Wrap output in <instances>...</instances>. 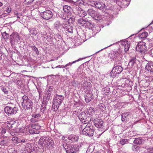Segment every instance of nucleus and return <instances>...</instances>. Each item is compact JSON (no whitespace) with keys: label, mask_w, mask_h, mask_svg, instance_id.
<instances>
[{"label":"nucleus","mask_w":153,"mask_h":153,"mask_svg":"<svg viewBox=\"0 0 153 153\" xmlns=\"http://www.w3.org/2000/svg\"><path fill=\"white\" fill-rule=\"evenodd\" d=\"M79 61V59H78V60H76L75 61H74L72 62H69L65 66L63 67L62 68H64L65 67H66L67 66H71L72 65L73 63H74L75 62H76L77 61Z\"/></svg>","instance_id":"de8ad7c7"},{"label":"nucleus","mask_w":153,"mask_h":153,"mask_svg":"<svg viewBox=\"0 0 153 153\" xmlns=\"http://www.w3.org/2000/svg\"><path fill=\"white\" fill-rule=\"evenodd\" d=\"M17 81L18 85L19 86H20L21 85V80H18Z\"/></svg>","instance_id":"bf43d9fd"},{"label":"nucleus","mask_w":153,"mask_h":153,"mask_svg":"<svg viewBox=\"0 0 153 153\" xmlns=\"http://www.w3.org/2000/svg\"><path fill=\"white\" fill-rule=\"evenodd\" d=\"M123 45H124L125 51L127 52L128 50L130 47V42L128 41H126L124 42Z\"/></svg>","instance_id":"a878e982"},{"label":"nucleus","mask_w":153,"mask_h":153,"mask_svg":"<svg viewBox=\"0 0 153 153\" xmlns=\"http://www.w3.org/2000/svg\"><path fill=\"white\" fill-rule=\"evenodd\" d=\"M144 153H153V147H150L146 149V152Z\"/></svg>","instance_id":"ea45409f"},{"label":"nucleus","mask_w":153,"mask_h":153,"mask_svg":"<svg viewBox=\"0 0 153 153\" xmlns=\"http://www.w3.org/2000/svg\"><path fill=\"white\" fill-rule=\"evenodd\" d=\"M68 138L69 140H71L72 142H75L78 141L79 136L77 135L71 134L68 136Z\"/></svg>","instance_id":"dca6fc26"},{"label":"nucleus","mask_w":153,"mask_h":153,"mask_svg":"<svg viewBox=\"0 0 153 153\" xmlns=\"http://www.w3.org/2000/svg\"><path fill=\"white\" fill-rule=\"evenodd\" d=\"M128 141V140L127 139H122L120 141V144L122 145H123L126 144Z\"/></svg>","instance_id":"4c0bfd02"},{"label":"nucleus","mask_w":153,"mask_h":153,"mask_svg":"<svg viewBox=\"0 0 153 153\" xmlns=\"http://www.w3.org/2000/svg\"><path fill=\"white\" fill-rule=\"evenodd\" d=\"M94 123L96 127L100 128L102 126L103 121L101 119H96L94 120Z\"/></svg>","instance_id":"4468645a"},{"label":"nucleus","mask_w":153,"mask_h":153,"mask_svg":"<svg viewBox=\"0 0 153 153\" xmlns=\"http://www.w3.org/2000/svg\"><path fill=\"white\" fill-rule=\"evenodd\" d=\"M148 35V33L144 31L141 34H139V37L140 38H144L147 37Z\"/></svg>","instance_id":"f704fd0d"},{"label":"nucleus","mask_w":153,"mask_h":153,"mask_svg":"<svg viewBox=\"0 0 153 153\" xmlns=\"http://www.w3.org/2000/svg\"><path fill=\"white\" fill-rule=\"evenodd\" d=\"M34 0H25V1L27 3H30L32 2Z\"/></svg>","instance_id":"4d7b16f0"},{"label":"nucleus","mask_w":153,"mask_h":153,"mask_svg":"<svg viewBox=\"0 0 153 153\" xmlns=\"http://www.w3.org/2000/svg\"><path fill=\"white\" fill-rule=\"evenodd\" d=\"M88 14L93 18H94L96 20L98 19V16L99 14L97 12L94 10L93 9H90L87 11Z\"/></svg>","instance_id":"9b49d317"},{"label":"nucleus","mask_w":153,"mask_h":153,"mask_svg":"<svg viewBox=\"0 0 153 153\" xmlns=\"http://www.w3.org/2000/svg\"><path fill=\"white\" fill-rule=\"evenodd\" d=\"M41 115L39 114H33L32 115V117L34 118H38Z\"/></svg>","instance_id":"09e8293b"},{"label":"nucleus","mask_w":153,"mask_h":153,"mask_svg":"<svg viewBox=\"0 0 153 153\" xmlns=\"http://www.w3.org/2000/svg\"><path fill=\"white\" fill-rule=\"evenodd\" d=\"M17 39L20 40V37L19 36L18 33L14 31L13 33L12 34L10 35V43L12 44L14 40H17Z\"/></svg>","instance_id":"9d476101"},{"label":"nucleus","mask_w":153,"mask_h":153,"mask_svg":"<svg viewBox=\"0 0 153 153\" xmlns=\"http://www.w3.org/2000/svg\"><path fill=\"white\" fill-rule=\"evenodd\" d=\"M10 134L13 136L14 134V133L13 132H12L10 133Z\"/></svg>","instance_id":"69168bd1"},{"label":"nucleus","mask_w":153,"mask_h":153,"mask_svg":"<svg viewBox=\"0 0 153 153\" xmlns=\"http://www.w3.org/2000/svg\"><path fill=\"white\" fill-rule=\"evenodd\" d=\"M53 90L52 88H51V87H50L48 89V91H52Z\"/></svg>","instance_id":"e2e57ef3"},{"label":"nucleus","mask_w":153,"mask_h":153,"mask_svg":"<svg viewBox=\"0 0 153 153\" xmlns=\"http://www.w3.org/2000/svg\"><path fill=\"white\" fill-rule=\"evenodd\" d=\"M91 96H85V100L86 102H88L90 101L92 99Z\"/></svg>","instance_id":"a18cd8bd"},{"label":"nucleus","mask_w":153,"mask_h":153,"mask_svg":"<svg viewBox=\"0 0 153 153\" xmlns=\"http://www.w3.org/2000/svg\"><path fill=\"white\" fill-rule=\"evenodd\" d=\"M68 136H64L63 137H62V138H63L64 137V138H68Z\"/></svg>","instance_id":"338daca9"},{"label":"nucleus","mask_w":153,"mask_h":153,"mask_svg":"<svg viewBox=\"0 0 153 153\" xmlns=\"http://www.w3.org/2000/svg\"><path fill=\"white\" fill-rule=\"evenodd\" d=\"M29 150L28 151V153H37V152L33 149H32L30 145L29 146Z\"/></svg>","instance_id":"c03bdc74"},{"label":"nucleus","mask_w":153,"mask_h":153,"mask_svg":"<svg viewBox=\"0 0 153 153\" xmlns=\"http://www.w3.org/2000/svg\"><path fill=\"white\" fill-rule=\"evenodd\" d=\"M28 131L31 134H34L35 133H37V131L36 130H34L30 127L29 128Z\"/></svg>","instance_id":"79ce46f5"},{"label":"nucleus","mask_w":153,"mask_h":153,"mask_svg":"<svg viewBox=\"0 0 153 153\" xmlns=\"http://www.w3.org/2000/svg\"><path fill=\"white\" fill-rule=\"evenodd\" d=\"M73 28L72 26H71L70 25H68L67 27L66 28L65 30L67 31L70 33H73Z\"/></svg>","instance_id":"58836bf2"},{"label":"nucleus","mask_w":153,"mask_h":153,"mask_svg":"<svg viewBox=\"0 0 153 153\" xmlns=\"http://www.w3.org/2000/svg\"><path fill=\"white\" fill-rule=\"evenodd\" d=\"M85 122H84L83 123L85 124H87L89 123L90 121H91V117H86V118H85Z\"/></svg>","instance_id":"a19ab883"},{"label":"nucleus","mask_w":153,"mask_h":153,"mask_svg":"<svg viewBox=\"0 0 153 153\" xmlns=\"http://www.w3.org/2000/svg\"><path fill=\"white\" fill-rule=\"evenodd\" d=\"M25 142V139H22L21 140H19V141L18 143H19L20 142H22V143H24Z\"/></svg>","instance_id":"680f3d73"},{"label":"nucleus","mask_w":153,"mask_h":153,"mask_svg":"<svg viewBox=\"0 0 153 153\" xmlns=\"http://www.w3.org/2000/svg\"><path fill=\"white\" fill-rule=\"evenodd\" d=\"M8 141V138L7 137H3L2 138H0V144L1 145H4L6 144Z\"/></svg>","instance_id":"393cba45"},{"label":"nucleus","mask_w":153,"mask_h":153,"mask_svg":"<svg viewBox=\"0 0 153 153\" xmlns=\"http://www.w3.org/2000/svg\"><path fill=\"white\" fill-rule=\"evenodd\" d=\"M123 71L122 68L119 65H117L114 67L112 71L114 72L115 74H120Z\"/></svg>","instance_id":"6ab92c4d"},{"label":"nucleus","mask_w":153,"mask_h":153,"mask_svg":"<svg viewBox=\"0 0 153 153\" xmlns=\"http://www.w3.org/2000/svg\"><path fill=\"white\" fill-rule=\"evenodd\" d=\"M57 102L56 101L53 102V105H52V110L54 111H56L58 108H57Z\"/></svg>","instance_id":"e433bc0d"},{"label":"nucleus","mask_w":153,"mask_h":153,"mask_svg":"<svg viewBox=\"0 0 153 153\" xmlns=\"http://www.w3.org/2000/svg\"><path fill=\"white\" fill-rule=\"evenodd\" d=\"M47 106L45 103H42L40 109L41 112L43 113H45V110L47 108Z\"/></svg>","instance_id":"bb28decb"},{"label":"nucleus","mask_w":153,"mask_h":153,"mask_svg":"<svg viewBox=\"0 0 153 153\" xmlns=\"http://www.w3.org/2000/svg\"><path fill=\"white\" fill-rule=\"evenodd\" d=\"M2 56V54L1 53H0V59L1 58V56Z\"/></svg>","instance_id":"774afa93"},{"label":"nucleus","mask_w":153,"mask_h":153,"mask_svg":"<svg viewBox=\"0 0 153 153\" xmlns=\"http://www.w3.org/2000/svg\"><path fill=\"white\" fill-rule=\"evenodd\" d=\"M144 143V140L141 137L136 138L133 141V143L137 145H142Z\"/></svg>","instance_id":"a211bd4d"},{"label":"nucleus","mask_w":153,"mask_h":153,"mask_svg":"<svg viewBox=\"0 0 153 153\" xmlns=\"http://www.w3.org/2000/svg\"><path fill=\"white\" fill-rule=\"evenodd\" d=\"M50 98V96H44L43 98L42 103H45L47 105L48 102L49 101Z\"/></svg>","instance_id":"473e14b6"},{"label":"nucleus","mask_w":153,"mask_h":153,"mask_svg":"<svg viewBox=\"0 0 153 153\" xmlns=\"http://www.w3.org/2000/svg\"><path fill=\"white\" fill-rule=\"evenodd\" d=\"M146 43L143 41L138 42L136 47V50L141 53H144L146 51Z\"/></svg>","instance_id":"0eeeda50"},{"label":"nucleus","mask_w":153,"mask_h":153,"mask_svg":"<svg viewBox=\"0 0 153 153\" xmlns=\"http://www.w3.org/2000/svg\"><path fill=\"white\" fill-rule=\"evenodd\" d=\"M133 82L130 79L123 78L120 79L117 85V86L120 88H126L127 91L131 90L132 89V86Z\"/></svg>","instance_id":"f257e3e1"},{"label":"nucleus","mask_w":153,"mask_h":153,"mask_svg":"<svg viewBox=\"0 0 153 153\" xmlns=\"http://www.w3.org/2000/svg\"><path fill=\"white\" fill-rule=\"evenodd\" d=\"M136 59L134 58H132L130 60L128 64V65L129 66H130L131 67H132L134 65V64L136 63Z\"/></svg>","instance_id":"7c9ffc66"},{"label":"nucleus","mask_w":153,"mask_h":153,"mask_svg":"<svg viewBox=\"0 0 153 153\" xmlns=\"http://www.w3.org/2000/svg\"><path fill=\"white\" fill-rule=\"evenodd\" d=\"M129 115L128 112L122 113L121 115V120L122 121L124 122L127 120V118Z\"/></svg>","instance_id":"5701e85b"},{"label":"nucleus","mask_w":153,"mask_h":153,"mask_svg":"<svg viewBox=\"0 0 153 153\" xmlns=\"http://www.w3.org/2000/svg\"><path fill=\"white\" fill-rule=\"evenodd\" d=\"M2 34L4 39H8L9 35L6 32L3 33Z\"/></svg>","instance_id":"37998d69"},{"label":"nucleus","mask_w":153,"mask_h":153,"mask_svg":"<svg viewBox=\"0 0 153 153\" xmlns=\"http://www.w3.org/2000/svg\"><path fill=\"white\" fill-rule=\"evenodd\" d=\"M149 85V83L146 81H145L144 85L140 88V91L141 93L143 94L146 93L147 91L146 90L143 91V90L145 87H147Z\"/></svg>","instance_id":"b1692460"},{"label":"nucleus","mask_w":153,"mask_h":153,"mask_svg":"<svg viewBox=\"0 0 153 153\" xmlns=\"http://www.w3.org/2000/svg\"><path fill=\"white\" fill-rule=\"evenodd\" d=\"M30 128L34 129L36 130L37 131V130L39 128V126L38 125L36 124L35 123H32L31 124Z\"/></svg>","instance_id":"c9c22d12"},{"label":"nucleus","mask_w":153,"mask_h":153,"mask_svg":"<svg viewBox=\"0 0 153 153\" xmlns=\"http://www.w3.org/2000/svg\"><path fill=\"white\" fill-rule=\"evenodd\" d=\"M12 140L13 141H15L16 142H18V138L17 137H14L12 138Z\"/></svg>","instance_id":"8fccbe9b"},{"label":"nucleus","mask_w":153,"mask_h":153,"mask_svg":"<svg viewBox=\"0 0 153 153\" xmlns=\"http://www.w3.org/2000/svg\"><path fill=\"white\" fill-rule=\"evenodd\" d=\"M2 91H3L4 92V93L5 94H7L8 93V90H7L6 88H4L3 89H2Z\"/></svg>","instance_id":"5fc2aeb1"},{"label":"nucleus","mask_w":153,"mask_h":153,"mask_svg":"<svg viewBox=\"0 0 153 153\" xmlns=\"http://www.w3.org/2000/svg\"><path fill=\"white\" fill-rule=\"evenodd\" d=\"M71 8L68 5H65L63 7V10L64 11L65 13L69 12L71 10Z\"/></svg>","instance_id":"2f4dec72"},{"label":"nucleus","mask_w":153,"mask_h":153,"mask_svg":"<svg viewBox=\"0 0 153 153\" xmlns=\"http://www.w3.org/2000/svg\"><path fill=\"white\" fill-rule=\"evenodd\" d=\"M4 110L5 112L8 116H10L15 114L18 111V109L17 108L15 107V105L9 104L8 106L4 108Z\"/></svg>","instance_id":"20e7f679"},{"label":"nucleus","mask_w":153,"mask_h":153,"mask_svg":"<svg viewBox=\"0 0 153 153\" xmlns=\"http://www.w3.org/2000/svg\"><path fill=\"white\" fill-rule=\"evenodd\" d=\"M116 3L119 6L123 7L127 6L128 2L126 0H116Z\"/></svg>","instance_id":"2eb2a0df"},{"label":"nucleus","mask_w":153,"mask_h":153,"mask_svg":"<svg viewBox=\"0 0 153 153\" xmlns=\"http://www.w3.org/2000/svg\"><path fill=\"white\" fill-rule=\"evenodd\" d=\"M13 123L12 121L9 122L7 123V127L10 128H13Z\"/></svg>","instance_id":"49530a36"},{"label":"nucleus","mask_w":153,"mask_h":153,"mask_svg":"<svg viewBox=\"0 0 153 153\" xmlns=\"http://www.w3.org/2000/svg\"><path fill=\"white\" fill-rule=\"evenodd\" d=\"M79 1H80V0H76L75 1H73L71 0H66L65 1H66L68 2L72 3L73 2H74V3H75L76 2H78Z\"/></svg>","instance_id":"603ef678"},{"label":"nucleus","mask_w":153,"mask_h":153,"mask_svg":"<svg viewBox=\"0 0 153 153\" xmlns=\"http://www.w3.org/2000/svg\"><path fill=\"white\" fill-rule=\"evenodd\" d=\"M64 147L67 153H75L76 151V149L72 144H66Z\"/></svg>","instance_id":"6e6552de"},{"label":"nucleus","mask_w":153,"mask_h":153,"mask_svg":"<svg viewBox=\"0 0 153 153\" xmlns=\"http://www.w3.org/2000/svg\"><path fill=\"white\" fill-rule=\"evenodd\" d=\"M90 5L100 10H103L105 7V4L99 1H92L90 2Z\"/></svg>","instance_id":"423d86ee"},{"label":"nucleus","mask_w":153,"mask_h":153,"mask_svg":"<svg viewBox=\"0 0 153 153\" xmlns=\"http://www.w3.org/2000/svg\"><path fill=\"white\" fill-rule=\"evenodd\" d=\"M140 147L137 146L133 145L132 146V149L134 152H139Z\"/></svg>","instance_id":"72a5a7b5"},{"label":"nucleus","mask_w":153,"mask_h":153,"mask_svg":"<svg viewBox=\"0 0 153 153\" xmlns=\"http://www.w3.org/2000/svg\"><path fill=\"white\" fill-rule=\"evenodd\" d=\"M76 12L78 16L80 17H84L87 15V13L82 9L79 7L76 8Z\"/></svg>","instance_id":"f8f14e48"},{"label":"nucleus","mask_w":153,"mask_h":153,"mask_svg":"<svg viewBox=\"0 0 153 153\" xmlns=\"http://www.w3.org/2000/svg\"><path fill=\"white\" fill-rule=\"evenodd\" d=\"M63 96H56L53 99V102L56 101L57 102V108H58L63 100Z\"/></svg>","instance_id":"f3484780"},{"label":"nucleus","mask_w":153,"mask_h":153,"mask_svg":"<svg viewBox=\"0 0 153 153\" xmlns=\"http://www.w3.org/2000/svg\"><path fill=\"white\" fill-rule=\"evenodd\" d=\"M5 133V131L4 129L1 128V134H4Z\"/></svg>","instance_id":"052dcab7"},{"label":"nucleus","mask_w":153,"mask_h":153,"mask_svg":"<svg viewBox=\"0 0 153 153\" xmlns=\"http://www.w3.org/2000/svg\"><path fill=\"white\" fill-rule=\"evenodd\" d=\"M41 16L44 19L48 20L53 16V13L50 10H46L41 14Z\"/></svg>","instance_id":"1a4fd4ad"},{"label":"nucleus","mask_w":153,"mask_h":153,"mask_svg":"<svg viewBox=\"0 0 153 153\" xmlns=\"http://www.w3.org/2000/svg\"><path fill=\"white\" fill-rule=\"evenodd\" d=\"M43 143L44 146L47 148L49 149L51 148L53 145L54 142L52 139L44 137H42L39 141V144L41 147L43 146Z\"/></svg>","instance_id":"f03ea898"},{"label":"nucleus","mask_w":153,"mask_h":153,"mask_svg":"<svg viewBox=\"0 0 153 153\" xmlns=\"http://www.w3.org/2000/svg\"><path fill=\"white\" fill-rule=\"evenodd\" d=\"M3 5V3L0 2V8Z\"/></svg>","instance_id":"0e129e2a"},{"label":"nucleus","mask_w":153,"mask_h":153,"mask_svg":"<svg viewBox=\"0 0 153 153\" xmlns=\"http://www.w3.org/2000/svg\"><path fill=\"white\" fill-rule=\"evenodd\" d=\"M82 132L83 135H87L89 137L92 136L94 132V128L90 124H88L83 129Z\"/></svg>","instance_id":"7ed1b4c3"},{"label":"nucleus","mask_w":153,"mask_h":153,"mask_svg":"<svg viewBox=\"0 0 153 153\" xmlns=\"http://www.w3.org/2000/svg\"><path fill=\"white\" fill-rule=\"evenodd\" d=\"M86 116L85 112H82L79 114L78 117L80 121L83 123L85 121V119Z\"/></svg>","instance_id":"412c9836"},{"label":"nucleus","mask_w":153,"mask_h":153,"mask_svg":"<svg viewBox=\"0 0 153 153\" xmlns=\"http://www.w3.org/2000/svg\"><path fill=\"white\" fill-rule=\"evenodd\" d=\"M122 53V51L118 50L117 51H115L111 53H109V56L111 59H114L116 56L120 55Z\"/></svg>","instance_id":"ddd939ff"},{"label":"nucleus","mask_w":153,"mask_h":153,"mask_svg":"<svg viewBox=\"0 0 153 153\" xmlns=\"http://www.w3.org/2000/svg\"><path fill=\"white\" fill-rule=\"evenodd\" d=\"M11 11V8L10 7H8L6 10V11L7 13H10Z\"/></svg>","instance_id":"864d4df0"},{"label":"nucleus","mask_w":153,"mask_h":153,"mask_svg":"<svg viewBox=\"0 0 153 153\" xmlns=\"http://www.w3.org/2000/svg\"><path fill=\"white\" fill-rule=\"evenodd\" d=\"M82 86L84 89L89 90L91 88L92 85L90 82L85 81L82 83Z\"/></svg>","instance_id":"aec40b11"},{"label":"nucleus","mask_w":153,"mask_h":153,"mask_svg":"<svg viewBox=\"0 0 153 153\" xmlns=\"http://www.w3.org/2000/svg\"><path fill=\"white\" fill-rule=\"evenodd\" d=\"M99 108L101 112H103L106 109L105 105L103 103H100L99 105Z\"/></svg>","instance_id":"c85d7f7f"},{"label":"nucleus","mask_w":153,"mask_h":153,"mask_svg":"<svg viewBox=\"0 0 153 153\" xmlns=\"http://www.w3.org/2000/svg\"><path fill=\"white\" fill-rule=\"evenodd\" d=\"M15 13L16 15L18 16H17V17H18V18H20L19 16H22V14L21 13L19 14L17 13H16L15 12Z\"/></svg>","instance_id":"13d9d810"},{"label":"nucleus","mask_w":153,"mask_h":153,"mask_svg":"<svg viewBox=\"0 0 153 153\" xmlns=\"http://www.w3.org/2000/svg\"><path fill=\"white\" fill-rule=\"evenodd\" d=\"M68 22H66V23H64L62 25V27L65 29L66 30V28L68 26Z\"/></svg>","instance_id":"3c124183"},{"label":"nucleus","mask_w":153,"mask_h":153,"mask_svg":"<svg viewBox=\"0 0 153 153\" xmlns=\"http://www.w3.org/2000/svg\"><path fill=\"white\" fill-rule=\"evenodd\" d=\"M87 112L88 114L91 115L95 112L94 109L91 107L88 108L87 111Z\"/></svg>","instance_id":"c756f323"},{"label":"nucleus","mask_w":153,"mask_h":153,"mask_svg":"<svg viewBox=\"0 0 153 153\" xmlns=\"http://www.w3.org/2000/svg\"><path fill=\"white\" fill-rule=\"evenodd\" d=\"M146 69L153 72V63H150L147 64L145 67Z\"/></svg>","instance_id":"4be33fe9"},{"label":"nucleus","mask_w":153,"mask_h":153,"mask_svg":"<svg viewBox=\"0 0 153 153\" xmlns=\"http://www.w3.org/2000/svg\"><path fill=\"white\" fill-rule=\"evenodd\" d=\"M31 32L32 33V34H35V35H36V34H37V32L36 30H31Z\"/></svg>","instance_id":"6e6d98bb"},{"label":"nucleus","mask_w":153,"mask_h":153,"mask_svg":"<svg viewBox=\"0 0 153 153\" xmlns=\"http://www.w3.org/2000/svg\"><path fill=\"white\" fill-rule=\"evenodd\" d=\"M88 22V21L85 19H80L78 20V23L81 25L83 26Z\"/></svg>","instance_id":"cd10ccee"},{"label":"nucleus","mask_w":153,"mask_h":153,"mask_svg":"<svg viewBox=\"0 0 153 153\" xmlns=\"http://www.w3.org/2000/svg\"><path fill=\"white\" fill-rule=\"evenodd\" d=\"M23 101L22 103V107L25 109H30L33 104L32 101L28 99V96H22Z\"/></svg>","instance_id":"39448f33"}]
</instances>
